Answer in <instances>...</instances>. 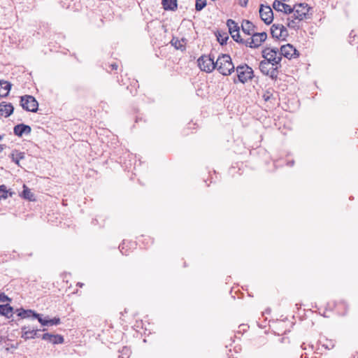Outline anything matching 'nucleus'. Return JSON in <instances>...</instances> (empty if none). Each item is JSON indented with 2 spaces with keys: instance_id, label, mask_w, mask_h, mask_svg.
<instances>
[{
  "instance_id": "nucleus-1",
  "label": "nucleus",
  "mask_w": 358,
  "mask_h": 358,
  "mask_svg": "<svg viewBox=\"0 0 358 358\" xmlns=\"http://www.w3.org/2000/svg\"><path fill=\"white\" fill-rule=\"evenodd\" d=\"M224 76L230 75L234 71V65L229 55H222L216 60V68Z\"/></svg>"
},
{
  "instance_id": "nucleus-2",
  "label": "nucleus",
  "mask_w": 358,
  "mask_h": 358,
  "mask_svg": "<svg viewBox=\"0 0 358 358\" xmlns=\"http://www.w3.org/2000/svg\"><path fill=\"white\" fill-rule=\"evenodd\" d=\"M262 57L264 61L269 62L273 66L281 65L280 62L282 57L279 55V50L277 48H265L262 51Z\"/></svg>"
},
{
  "instance_id": "nucleus-3",
  "label": "nucleus",
  "mask_w": 358,
  "mask_h": 358,
  "mask_svg": "<svg viewBox=\"0 0 358 358\" xmlns=\"http://www.w3.org/2000/svg\"><path fill=\"white\" fill-rule=\"evenodd\" d=\"M281 67H282V65L273 66V65H271V63H269V62H266L264 60H262L259 62V66L260 71L264 75L269 76L273 80H277V78L278 77V74H279V69Z\"/></svg>"
},
{
  "instance_id": "nucleus-4",
  "label": "nucleus",
  "mask_w": 358,
  "mask_h": 358,
  "mask_svg": "<svg viewBox=\"0 0 358 358\" xmlns=\"http://www.w3.org/2000/svg\"><path fill=\"white\" fill-rule=\"evenodd\" d=\"M197 62L201 70L207 73L212 72L216 68V62H214V57L211 55H202Z\"/></svg>"
},
{
  "instance_id": "nucleus-5",
  "label": "nucleus",
  "mask_w": 358,
  "mask_h": 358,
  "mask_svg": "<svg viewBox=\"0 0 358 358\" xmlns=\"http://www.w3.org/2000/svg\"><path fill=\"white\" fill-rule=\"evenodd\" d=\"M238 80L241 83H245L252 79L253 70L247 64L240 65L236 67Z\"/></svg>"
},
{
  "instance_id": "nucleus-6",
  "label": "nucleus",
  "mask_w": 358,
  "mask_h": 358,
  "mask_svg": "<svg viewBox=\"0 0 358 358\" xmlns=\"http://www.w3.org/2000/svg\"><path fill=\"white\" fill-rule=\"evenodd\" d=\"M251 37L245 40L246 46L251 48H257L261 45L267 38V34L264 31L262 33H253Z\"/></svg>"
},
{
  "instance_id": "nucleus-7",
  "label": "nucleus",
  "mask_w": 358,
  "mask_h": 358,
  "mask_svg": "<svg viewBox=\"0 0 358 358\" xmlns=\"http://www.w3.org/2000/svg\"><path fill=\"white\" fill-rule=\"evenodd\" d=\"M20 105L23 109L32 113H36L38 106V103L36 99L31 95H24L21 96Z\"/></svg>"
},
{
  "instance_id": "nucleus-8",
  "label": "nucleus",
  "mask_w": 358,
  "mask_h": 358,
  "mask_svg": "<svg viewBox=\"0 0 358 358\" xmlns=\"http://www.w3.org/2000/svg\"><path fill=\"white\" fill-rule=\"evenodd\" d=\"M292 8L294 9L292 12L294 13L293 17H295V20H298L299 21L306 19L309 10L312 9L307 3L295 4Z\"/></svg>"
},
{
  "instance_id": "nucleus-9",
  "label": "nucleus",
  "mask_w": 358,
  "mask_h": 358,
  "mask_svg": "<svg viewBox=\"0 0 358 358\" xmlns=\"http://www.w3.org/2000/svg\"><path fill=\"white\" fill-rule=\"evenodd\" d=\"M259 16L266 24H270L273 20V13L269 6L261 4L259 7Z\"/></svg>"
},
{
  "instance_id": "nucleus-10",
  "label": "nucleus",
  "mask_w": 358,
  "mask_h": 358,
  "mask_svg": "<svg viewBox=\"0 0 358 358\" xmlns=\"http://www.w3.org/2000/svg\"><path fill=\"white\" fill-rule=\"evenodd\" d=\"M271 34L273 38L285 39L288 36V31L284 25L273 24L271 27Z\"/></svg>"
},
{
  "instance_id": "nucleus-11",
  "label": "nucleus",
  "mask_w": 358,
  "mask_h": 358,
  "mask_svg": "<svg viewBox=\"0 0 358 358\" xmlns=\"http://www.w3.org/2000/svg\"><path fill=\"white\" fill-rule=\"evenodd\" d=\"M298 51L291 44L282 45L279 52V55L284 56L286 58L291 59L299 56Z\"/></svg>"
},
{
  "instance_id": "nucleus-12",
  "label": "nucleus",
  "mask_w": 358,
  "mask_h": 358,
  "mask_svg": "<svg viewBox=\"0 0 358 358\" xmlns=\"http://www.w3.org/2000/svg\"><path fill=\"white\" fill-rule=\"evenodd\" d=\"M272 6L276 11L283 12L285 14H291L294 10V8H292L289 5L286 4L279 0H275Z\"/></svg>"
},
{
  "instance_id": "nucleus-13",
  "label": "nucleus",
  "mask_w": 358,
  "mask_h": 358,
  "mask_svg": "<svg viewBox=\"0 0 358 358\" xmlns=\"http://www.w3.org/2000/svg\"><path fill=\"white\" fill-rule=\"evenodd\" d=\"M21 330L22 333V338H24L25 340L32 339L36 337H38V332L41 331L40 329H31L30 328L26 326L22 327L21 328Z\"/></svg>"
},
{
  "instance_id": "nucleus-14",
  "label": "nucleus",
  "mask_w": 358,
  "mask_h": 358,
  "mask_svg": "<svg viewBox=\"0 0 358 358\" xmlns=\"http://www.w3.org/2000/svg\"><path fill=\"white\" fill-rule=\"evenodd\" d=\"M31 131V127L24 124H17L13 128L14 134L18 137H22L23 134H29Z\"/></svg>"
},
{
  "instance_id": "nucleus-15",
  "label": "nucleus",
  "mask_w": 358,
  "mask_h": 358,
  "mask_svg": "<svg viewBox=\"0 0 358 358\" xmlns=\"http://www.w3.org/2000/svg\"><path fill=\"white\" fill-rule=\"evenodd\" d=\"M42 339L47 341L52 344H62L64 341L62 336L59 334H51L49 333L43 334Z\"/></svg>"
},
{
  "instance_id": "nucleus-16",
  "label": "nucleus",
  "mask_w": 358,
  "mask_h": 358,
  "mask_svg": "<svg viewBox=\"0 0 358 358\" xmlns=\"http://www.w3.org/2000/svg\"><path fill=\"white\" fill-rule=\"evenodd\" d=\"M14 110V107L10 103H6L3 101L0 103V112L1 115H4L5 117H9Z\"/></svg>"
},
{
  "instance_id": "nucleus-17",
  "label": "nucleus",
  "mask_w": 358,
  "mask_h": 358,
  "mask_svg": "<svg viewBox=\"0 0 358 358\" xmlns=\"http://www.w3.org/2000/svg\"><path fill=\"white\" fill-rule=\"evenodd\" d=\"M12 85L8 81L0 80V97H6L11 90Z\"/></svg>"
},
{
  "instance_id": "nucleus-18",
  "label": "nucleus",
  "mask_w": 358,
  "mask_h": 358,
  "mask_svg": "<svg viewBox=\"0 0 358 358\" xmlns=\"http://www.w3.org/2000/svg\"><path fill=\"white\" fill-rule=\"evenodd\" d=\"M186 41L187 40L184 38L178 39L176 37H173L170 43L176 50L183 51L185 50Z\"/></svg>"
},
{
  "instance_id": "nucleus-19",
  "label": "nucleus",
  "mask_w": 358,
  "mask_h": 358,
  "mask_svg": "<svg viewBox=\"0 0 358 358\" xmlns=\"http://www.w3.org/2000/svg\"><path fill=\"white\" fill-rule=\"evenodd\" d=\"M242 31L250 36L252 34H253V31L256 28L255 25L253 24V23L249 20H245L243 21L241 24Z\"/></svg>"
},
{
  "instance_id": "nucleus-20",
  "label": "nucleus",
  "mask_w": 358,
  "mask_h": 358,
  "mask_svg": "<svg viewBox=\"0 0 358 358\" xmlns=\"http://www.w3.org/2000/svg\"><path fill=\"white\" fill-rule=\"evenodd\" d=\"M162 4L166 10L175 11L178 8L177 0H162Z\"/></svg>"
},
{
  "instance_id": "nucleus-21",
  "label": "nucleus",
  "mask_w": 358,
  "mask_h": 358,
  "mask_svg": "<svg viewBox=\"0 0 358 358\" xmlns=\"http://www.w3.org/2000/svg\"><path fill=\"white\" fill-rule=\"evenodd\" d=\"M13 308L9 304L0 305V315L10 318L13 315Z\"/></svg>"
},
{
  "instance_id": "nucleus-22",
  "label": "nucleus",
  "mask_w": 358,
  "mask_h": 358,
  "mask_svg": "<svg viewBox=\"0 0 358 358\" xmlns=\"http://www.w3.org/2000/svg\"><path fill=\"white\" fill-rule=\"evenodd\" d=\"M10 157L15 164H16L17 166H20V160L24 158V152H19L15 150L10 155Z\"/></svg>"
},
{
  "instance_id": "nucleus-23",
  "label": "nucleus",
  "mask_w": 358,
  "mask_h": 358,
  "mask_svg": "<svg viewBox=\"0 0 358 358\" xmlns=\"http://www.w3.org/2000/svg\"><path fill=\"white\" fill-rule=\"evenodd\" d=\"M17 315L22 318H27L30 317L34 318V315L37 313L32 310H24L23 308L17 309Z\"/></svg>"
},
{
  "instance_id": "nucleus-24",
  "label": "nucleus",
  "mask_w": 358,
  "mask_h": 358,
  "mask_svg": "<svg viewBox=\"0 0 358 358\" xmlns=\"http://www.w3.org/2000/svg\"><path fill=\"white\" fill-rule=\"evenodd\" d=\"M227 25L229 28V31L230 34H232L236 32H238L240 30V27L238 24L233 20L229 19L227 21Z\"/></svg>"
},
{
  "instance_id": "nucleus-25",
  "label": "nucleus",
  "mask_w": 358,
  "mask_h": 358,
  "mask_svg": "<svg viewBox=\"0 0 358 358\" xmlns=\"http://www.w3.org/2000/svg\"><path fill=\"white\" fill-rule=\"evenodd\" d=\"M292 19L290 17L287 18V25L289 28L293 29L294 30H298L300 28L299 22L301 21H299L298 20H295L294 17H292Z\"/></svg>"
},
{
  "instance_id": "nucleus-26",
  "label": "nucleus",
  "mask_w": 358,
  "mask_h": 358,
  "mask_svg": "<svg viewBox=\"0 0 358 358\" xmlns=\"http://www.w3.org/2000/svg\"><path fill=\"white\" fill-rule=\"evenodd\" d=\"M24 189L22 191V196L24 199H27L29 201H34V194L31 192V190L24 185Z\"/></svg>"
},
{
  "instance_id": "nucleus-27",
  "label": "nucleus",
  "mask_w": 358,
  "mask_h": 358,
  "mask_svg": "<svg viewBox=\"0 0 358 358\" xmlns=\"http://www.w3.org/2000/svg\"><path fill=\"white\" fill-rule=\"evenodd\" d=\"M217 38L220 44L221 45H224L227 44V40L229 39V36L227 33L218 32L217 34Z\"/></svg>"
},
{
  "instance_id": "nucleus-28",
  "label": "nucleus",
  "mask_w": 358,
  "mask_h": 358,
  "mask_svg": "<svg viewBox=\"0 0 358 358\" xmlns=\"http://www.w3.org/2000/svg\"><path fill=\"white\" fill-rule=\"evenodd\" d=\"M231 36L236 42L241 44H245L246 45L245 40L243 39L241 37L239 31L231 34Z\"/></svg>"
},
{
  "instance_id": "nucleus-29",
  "label": "nucleus",
  "mask_w": 358,
  "mask_h": 358,
  "mask_svg": "<svg viewBox=\"0 0 358 358\" xmlns=\"http://www.w3.org/2000/svg\"><path fill=\"white\" fill-rule=\"evenodd\" d=\"M34 318L37 319L38 321L41 324L42 326H48L50 325L49 320L44 319L41 317V315L36 313L34 315Z\"/></svg>"
},
{
  "instance_id": "nucleus-30",
  "label": "nucleus",
  "mask_w": 358,
  "mask_h": 358,
  "mask_svg": "<svg viewBox=\"0 0 358 358\" xmlns=\"http://www.w3.org/2000/svg\"><path fill=\"white\" fill-rule=\"evenodd\" d=\"M206 6V0H196L195 4V9L197 11H201Z\"/></svg>"
},
{
  "instance_id": "nucleus-31",
  "label": "nucleus",
  "mask_w": 358,
  "mask_h": 358,
  "mask_svg": "<svg viewBox=\"0 0 358 358\" xmlns=\"http://www.w3.org/2000/svg\"><path fill=\"white\" fill-rule=\"evenodd\" d=\"M8 191L6 185H2L0 186V199H6L8 197Z\"/></svg>"
},
{
  "instance_id": "nucleus-32",
  "label": "nucleus",
  "mask_w": 358,
  "mask_h": 358,
  "mask_svg": "<svg viewBox=\"0 0 358 358\" xmlns=\"http://www.w3.org/2000/svg\"><path fill=\"white\" fill-rule=\"evenodd\" d=\"M263 98L265 101H271L272 99H274L273 94L271 92H270L269 91H266L264 94Z\"/></svg>"
},
{
  "instance_id": "nucleus-33",
  "label": "nucleus",
  "mask_w": 358,
  "mask_h": 358,
  "mask_svg": "<svg viewBox=\"0 0 358 358\" xmlns=\"http://www.w3.org/2000/svg\"><path fill=\"white\" fill-rule=\"evenodd\" d=\"M50 325H57L61 323L60 319L59 317H54L53 319L49 320Z\"/></svg>"
},
{
  "instance_id": "nucleus-34",
  "label": "nucleus",
  "mask_w": 358,
  "mask_h": 358,
  "mask_svg": "<svg viewBox=\"0 0 358 358\" xmlns=\"http://www.w3.org/2000/svg\"><path fill=\"white\" fill-rule=\"evenodd\" d=\"M248 0H238L239 5L241 7H246L248 5Z\"/></svg>"
},
{
  "instance_id": "nucleus-35",
  "label": "nucleus",
  "mask_w": 358,
  "mask_h": 358,
  "mask_svg": "<svg viewBox=\"0 0 358 358\" xmlns=\"http://www.w3.org/2000/svg\"><path fill=\"white\" fill-rule=\"evenodd\" d=\"M109 67L110 68L111 71L117 70L118 68V65L116 63H113L110 64Z\"/></svg>"
},
{
  "instance_id": "nucleus-36",
  "label": "nucleus",
  "mask_w": 358,
  "mask_h": 358,
  "mask_svg": "<svg viewBox=\"0 0 358 358\" xmlns=\"http://www.w3.org/2000/svg\"><path fill=\"white\" fill-rule=\"evenodd\" d=\"M5 148V145L0 144V152H2Z\"/></svg>"
},
{
  "instance_id": "nucleus-37",
  "label": "nucleus",
  "mask_w": 358,
  "mask_h": 358,
  "mask_svg": "<svg viewBox=\"0 0 358 358\" xmlns=\"http://www.w3.org/2000/svg\"><path fill=\"white\" fill-rule=\"evenodd\" d=\"M77 285L81 287H83V283H82V282H78Z\"/></svg>"
},
{
  "instance_id": "nucleus-38",
  "label": "nucleus",
  "mask_w": 358,
  "mask_h": 358,
  "mask_svg": "<svg viewBox=\"0 0 358 358\" xmlns=\"http://www.w3.org/2000/svg\"><path fill=\"white\" fill-rule=\"evenodd\" d=\"M301 348H302L303 350H306V346H305V343H303V344L301 345Z\"/></svg>"
},
{
  "instance_id": "nucleus-39",
  "label": "nucleus",
  "mask_w": 358,
  "mask_h": 358,
  "mask_svg": "<svg viewBox=\"0 0 358 358\" xmlns=\"http://www.w3.org/2000/svg\"><path fill=\"white\" fill-rule=\"evenodd\" d=\"M3 298L6 299H8V296L3 295Z\"/></svg>"
},
{
  "instance_id": "nucleus-40",
  "label": "nucleus",
  "mask_w": 358,
  "mask_h": 358,
  "mask_svg": "<svg viewBox=\"0 0 358 358\" xmlns=\"http://www.w3.org/2000/svg\"><path fill=\"white\" fill-rule=\"evenodd\" d=\"M3 136L0 135V141L2 140Z\"/></svg>"
},
{
  "instance_id": "nucleus-41",
  "label": "nucleus",
  "mask_w": 358,
  "mask_h": 358,
  "mask_svg": "<svg viewBox=\"0 0 358 358\" xmlns=\"http://www.w3.org/2000/svg\"><path fill=\"white\" fill-rule=\"evenodd\" d=\"M311 358H317V357H311Z\"/></svg>"
}]
</instances>
